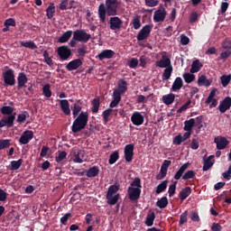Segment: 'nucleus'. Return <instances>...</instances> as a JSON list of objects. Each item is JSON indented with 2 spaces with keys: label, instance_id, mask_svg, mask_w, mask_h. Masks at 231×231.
<instances>
[{
  "label": "nucleus",
  "instance_id": "nucleus-19",
  "mask_svg": "<svg viewBox=\"0 0 231 231\" xmlns=\"http://www.w3.org/2000/svg\"><path fill=\"white\" fill-rule=\"evenodd\" d=\"M60 106L64 115H67V116H69V115H71V109H69V101H68V99L60 100Z\"/></svg>",
  "mask_w": 231,
  "mask_h": 231
},
{
  "label": "nucleus",
  "instance_id": "nucleus-22",
  "mask_svg": "<svg viewBox=\"0 0 231 231\" xmlns=\"http://www.w3.org/2000/svg\"><path fill=\"white\" fill-rule=\"evenodd\" d=\"M82 111V101L80 99L76 100L72 106V115L73 118H77L79 116V113Z\"/></svg>",
  "mask_w": 231,
  "mask_h": 231
},
{
  "label": "nucleus",
  "instance_id": "nucleus-53",
  "mask_svg": "<svg viewBox=\"0 0 231 231\" xmlns=\"http://www.w3.org/2000/svg\"><path fill=\"white\" fill-rule=\"evenodd\" d=\"M68 156V152L66 151L60 152L58 156L55 158V162L57 163H60L63 160H66V157Z\"/></svg>",
  "mask_w": 231,
  "mask_h": 231
},
{
  "label": "nucleus",
  "instance_id": "nucleus-31",
  "mask_svg": "<svg viewBox=\"0 0 231 231\" xmlns=\"http://www.w3.org/2000/svg\"><path fill=\"white\" fill-rule=\"evenodd\" d=\"M154 219H156V214L154 212L149 213L144 222L146 226H152L154 225Z\"/></svg>",
  "mask_w": 231,
  "mask_h": 231
},
{
  "label": "nucleus",
  "instance_id": "nucleus-50",
  "mask_svg": "<svg viewBox=\"0 0 231 231\" xmlns=\"http://www.w3.org/2000/svg\"><path fill=\"white\" fill-rule=\"evenodd\" d=\"M43 59H44L46 64H48V66H50V68H53V60H51V58L50 57L48 51H45L43 52Z\"/></svg>",
  "mask_w": 231,
  "mask_h": 231
},
{
  "label": "nucleus",
  "instance_id": "nucleus-2",
  "mask_svg": "<svg viewBox=\"0 0 231 231\" xmlns=\"http://www.w3.org/2000/svg\"><path fill=\"white\" fill-rule=\"evenodd\" d=\"M0 111L2 115H6L0 120V128L14 127V122H15V113H14V107L5 106L1 107Z\"/></svg>",
  "mask_w": 231,
  "mask_h": 231
},
{
  "label": "nucleus",
  "instance_id": "nucleus-7",
  "mask_svg": "<svg viewBox=\"0 0 231 231\" xmlns=\"http://www.w3.org/2000/svg\"><path fill=\"white\" fill-rule=\"evenodd\" d=\"M151 32H152V25L151 24L144 25L137 34V41L139 42L145 41V39L151 36Z\"/></svg>",
  "mask_w": 231,
  "mask_h": 231
},
{
  "label": "nucleus",
  "instance_id": "nucleus-16",
  "mask_svg": "<svg viewBox=\"0 0 231 231\" xmlns=\"http://www.w3.org/2000/svg\"><path fill=\"white\" fill-rule=\"evenodd\" d=\"M131 122L134 125H142L144 122L143 116L140 112H134L131 116Z\"/></svg>",
  "mask_w": 231,
  "mask_h": 231
},
{
  "label": "nucleus",
  "instance_id": "nucleus-35",
  "mask_svg": "<svg viewBox=\"0 0 231 231\" xmlns=\"http://www.w3.org/2000/svg\"><path fill=\"white\" fill-rule=\"evenodd\" d=\"M186 84H191V82H194L196 80V75L194 73H189L186 72L182 75Z\"/></svg>",
  "mask_w": 231,
  "mask_h": 231
},
{
  "label": "nucleus",
  "instance_id": "nucleus-25",
  "mask_svg": "<svg viewBox=\"0 0 231 231\" xmlns=\"http://www.w3.org/2000/svg\"><path fill=\"white\" fill-rule=\"evenodd\" d=\"M196 125V119L190 118L184 122V131L188 133H192V128Z\"/></svg>",
  "mask_w": 231,
  "mask_h": 231
},
{
  "label": "nucleus",
  "instance_id": "nucleus-10",
  "mask_svg": "<svg viewBox=\"0 0 231 231\" xmlns=\"http://www.w3.org/2000/svg\"><path fill=\"white\" fill-rule=\"evenodd\" d=\"M83 64L84 58L75 59L66 65V69H68V71H75V69H79Z\"/></svg>",
  "mask_w": 231,
  "mask_h": 231
},
{
  "label": "nucleus",
  "instance_id": "nucleus-61",
  "mask_svg": "<svg viewBox=\"0 0 231 231\" xmlns=\"http://www.w3.org/2000/svg\"><path fill=\"white\" fill-rule=\"evenodd\" d=\"M189 216V211H184L180 217V225H185L187 223V217Z\"/></svg>",
  "mask_w": 231,
  "mask_h": 231
},
{
  "label": "nucleus",
  "instance_id": "nucleus-18",
  "mask_svg": "<svg viewBox=\"0 0 231 231\" xmlns=\"http://www.w3.org/2000/svg\"><path fill=\"white\" fill-rule=\"evenodd\" d=\"M18 86L17 88L21 89L22 88H26V83L28 82V77L24 72H20L17 77Z\"/></svg>",
  "mask_w": 231,
  "mask_h": 231
},
{
  "label": "nucleus",
  "instance_id": "nucleus-43",
  "mask_svg": "<svg viewBox=\"0 0 231 231\" xmlns=\"http://www.w3.org/2000/svg\"><path fill=\"white\" fill-rule=\"evenodd\" d=\"M168 183L169 180H163L162 183H160L156 188V194H162V192H164V190L167 189Z\"/></svg>",
  "mask_w": 231,
  "mask_h": 231
},
{
  "label": "nucleus",
  "instance_id": "nucleus-17",
  "mask_svg": "<svg viewBox=\"0 0 231 231\" xmlns=\"http://www.w3.org/2000/svg\"><path fill=\"white\" fill-rule=\"evenodd\" d=\"M157 68H169L172 66L171 64V59L166 55H162V59L156 61Z\"/></svg>",
  "mask_w": 231,
  "mask_h": 231
},
{
  "label": "nucleus",
  "instance_id": "nucleus-38",
  "mask_svg": "<svg viewBox=\"0 0 231 231\" xmlns=\"http://www.w3.org/2000/svg\"><path fill=\"white\" fill-rule=\"evenodd\" d=\"M21 165H23V159H19L18 161H12L10 171H19V169H21Z\"/></svg>",
  "mask_w": 231,
  "mask_h": 231
},
{
  "label": "nucleus",
  "instance_id": "nucleus-45",
  "mask_svg": "<svg viewBox=\"0 0 231 231\" xmlns=\"http://www.w3.org/2000/svg\"><path fill=\"white\" fill-rule=\"evenodd\" d=\"M156 205L159 208H166L167 205H169V199L167 197H162L156 202Z\"/></svg>",
  "mask_w": 231,
  "mask_h": 231
},
{
  "label": "nucleus",
  "instance_id": "nucleus-15",
  "mask_svg": "<svg viewBox=\"0 0 231 231\" xmlns=\"http://www.w3.org/2000/svg\"><path fill=\"white\" fill-rule=\"evenodd\" d=\"M231 107V97H225L219 104L218 106V110L220 111V113H226V111H228V109H230Z\"/></svg>",
  "mask_w": 231,
  "mask_h": 231
},
{
  "label": "nucleus",
  "instance_id": "nucleus-51",
  "mask_svg": "<svg viewBox=\"0 0 231 231\" xmlns=\"http://www.w3.org/2000/svg\"><path fill=\"white\" fill-rule=\"evenodd\" d=\"M111 113H113V109L111 108H107L105 111H103L102 116L105 124H107V122H109V116H111Z\"/></svg>",
  "mask_w": 231,
  "mask_h": 231
},
{
  "label": "nucleus",
  "instance_id": "nucleus-3",
  "mask_svg": "<svg viewBox=\"0 0 231 231\" xmlns=\"http://www.w3.org/2000/svg\"><path fill=\"white\" fill-rule=\"evenodd\" d=\"M88 122H89V114L88 112H81L72 124V133H80L82 129H86Z\"/></svg>",
  "mask_w": 231,
  "mask_h": 231
},
{
  "label": "nucleus",
  "instance_id": "nucleus-11",
  "mask_svg": "<svg viewBox=\"0 0 231 231\" xmlns=\"http://www.w3.org/2000/svg\"><path fill=\"white\" fill-rule=\"evenodd\" d=\"M214 142L217 143V149L218 151H223V149H226L230 141L226 139V137L217 136L214 139Z\"/></svg>",
  "mask_w": 231,
  "mask_h": 231
},
{
  "label": "nucleus",
  "instance_id": "nucleus-52",
  "mask_svg": "<svg viewBox=\"0 0 231 231\" xmlns=\"http://www.w3.org/2000/svg\"><path fill=\"white\" fill-rule=\"evenodd\" d=\"M221 80V84L223 86V88H226V86H228V84H230V80H231V76L230 75H223L220 78Z\"/></svg>",
  "mask_w": 231,
  "mask_h": 231
},
{
  "label": "nucleus",
  "instance_id": "nucleus-49",
  "mask_svg": "<svg viewBox=\"0 0 231 231\" xmlns=\"http://www.w3.org/2000/svg\"><path fill=\"white\" fill-rule=\"evenodd\" d=\"M10 145H12L10 139H0V151H3V149H8Z\"/></svg>",
  "mask_w": 231,
  "mask_h": 231
},
{
  "label": "nucleus",
  "instance_id": "nucleus-12",
  "mask_svg": "<svg viewBox=\"0 0 231 231\" xmlns=\"http://www.w3.org/2000/svg\"><path fill=\"white\" fill-rule=\"evenodd\" d=\"M134 156V144L129 143L125 146V162H133V157Z\"/></svg>",
  "mask_w": 231,
  "mask_h": 231
},
{
  "label": "nucleus",
  "instance_id": "nucleus-6",
  "mask_svg": "<svg viewBox=\"0 0 231 231\" xmlns=\"http://www.w3.org/2000/svg\"><path fill=\"white\" fill-rule=\"evenodd\" d=\"M3 79L5 86H15V74L14 69H9L3 72Z\"/></svg>",
  "mask_w": 231,
  "mask_h": 231
},
{
  "label": "nucleus",
  "instance_id": "nucleus-64",
  "mask_svg": "<svg viewBox=\"0 0 231 231\" xmlns=\"http://www.w3.org/2000/svg\"><path fill=\"white\" fill-rule=\"evenodd\" d=\"M4 26H7L10 28V26H15V20L14 18H9L5 21Z\"/></svg>",
  "mask_w": 231,
  "mask_h": 231
},
{
  "label": "nucleus",
  "instance_id": "nucleus-36",
  "mask_svg": "<svg viewBox=\"0 0 231 231\" xmlns=\"http://www.w3.org/2000/svg\"><path fill=\"white\" fill-rule=\"evenodd\" d=\"M116 90L123 94L125 93V91H127V81L120 79L118 82V88Z\"/></svg>",
  "mask_w": 231,
  "mask_h": 231
},
{
  "label": "nucleus",
  "instance_id": "nucleus-9",
  "mask_svg": "<svg viewBox=\"0 0 231 231\" xmlns=\"http://www.w3.org/2000/svg\"><path fill=\"white\" fill-rule=\"evenodd\" d=\"M60 60H68L71 57V49L68 46H60L57 50Z\"/></svg>",
  "mask_w": 231,
  "mask_h": 231
},
{
  "label": "nucleus",
  "instance_id": "nucleus-24",
  "mask_svg": "<svg viewBox=\"0 0 231 231\" xmlns=\"http://www.w3.org/2000/svg\"><path fill=\"white\" fill-rule=\"evenodd\" d=\"M214 155H210L208 159H204L203 168L202 171L206 172L209 169H212V166L214 165Z\"/></svg>",
  "mask_w": 231,
  "mask_h": 231
},
{
  "label": "nucleus",
  "instance_id": "nucleus-1",
  "mask_svg": "<svg viewBox=\"0 0 231 231\" xmlns=\"http://www.w3.org/2000/svg\"><path fill=\"white\" fill-rule=\"evenodd\" d=\"M122 2L120 0H106L105 4H100L98 6V17L100 23H106V17H110L108 24L110 30H120L124 22L118 15V8H120Z\"/></svg>",
  "mask_w": 231,
  "mask_h": 231
},
{
  "label": "nucleus",
  "instance_id": "nucleus-27",
  "mask_svg": "<svg viewBox=\"0 0 231 231\" xmlns=\"http://www.w3.org/2000/svg\"><path fill=\"white\" fill-rule=\"evenodd\" d=\"M203 68V64L199 62V60H195L190 68V73H198Z\"/></svg>",
  "mask_w": 231,
  "mask_h": 231
},
{
  "label": "nucleus",
  "instance_id": "nucleus-32",
  "mask_svg": "<svg viewBox=\"0 0 231 231\" xmlns=\"http://www.w3.org/2000/svg\"><path fill=\"white\" fill-rule=\"evenodd\" d=\"M211 81L207 79V76L202 75L198 79V86H205L206 88H208L210 86Z\"/></svg>",
  "mask_w": 231,
  "mask_h": 231
},
{
  "label": "nucleus",
  "instance_id": "nucleus-57",
  "mask_svg": "<svg viewBox=\"0 0 231 231\" xmlns=\"http://www.w3.org/2000/svg\"><path fill=\"white\" fill-rule=\"evenodd\" d=\"M138 64H139V61H138V59L136 58H132L130 60V62L128 64L129 68H131L132 69H136V68H138Z\"/></svg>",
  "mask_w": 231,
  "mask_h": 231
},
{
  "label": "nucleus",
  "instance_id": "nucleus-33",
  "mask_svg": "<svg viewBox=\"0 0 231 231\" xmlns=\"http://www.w3.org/2000/svg\"><path fill=\"white\" fill-rule=\"evenodd\" d=\"M91 104H92V107H91L92 113L94 114L98 113V110L100 109V98L98 97L94 98Z\"/></svg>",
  "mask_w": 231,
  "mask_h": 231
},
{
  "label": "nucleus",
  "instance_id": "nucleus-60",
  "mask_svg": "<svg viewBox=\"0 0 231 231\" xmlns=\"http://www.w3.org/2000/svg\"><path fill=\"white\" fill-rule=\"evenodd\" d=\"M222 48L223 50H228L230 51L231 50V41L230 39H225L223 42H222Z\"/></svg>",
  "mask_w": 231,
  "mask_h": 231
},
{
  "label": "nucleus",
  "instance_id": "nucleus-48",
  "mask_svg": "<svg viewBox=\"0 0 231 231\" xmlns=\"http://www.w3.org/2000/svg\"><path fill=\"white\" fill-rule=\"evenodd\" d=\"M88 46L86 45H82L80 48L77 49V53L79 55V57H81V59H84V57H86V53H88Z\"/></svg>",
  "mask_w": 231,
  "mask_h": 231
},
{
  "label": "nucleus",
  "instance_id": "nucleus-54",
  "mask_svg": "<svg viewBox=\"0 0 231 231\" xmlns=\"http://www.w3.org/2000/svg\"><path fill=\"white\" fill-rule=\"evenodd\" d=\"M176 185H178V181H175L171 185H170L168 189V194L170 198H172V196L176 194Z\"/></svg>",
  "mask_w": 231,
  "mask_h": 231
},
{
  "label": "nucleus",
  "instance_id": "nucleus-14",
  "mask_svg": "<svg viewBox=\"0 0 231 231\" xmlns=\"http://www.w3.org/2000/svg\"><path fill=\"white\" fill-rule=\"evenodd\" d=\"M31 140H33V132L32 130H26L22 134L19 143L22 145H26L27 143H30Z\"/></svg>",
  "mask_w": 231,
  "mask_h": 231
},
{
  "label": "nucleus",
  "instance_id": "nucleus-44",
  "mask_svg": "<svg viewBox=\"0 0 231 231\" xmlns=\"http://www.w3.org/2000/svg\"><path fill=\"white\" fill-rule=\"evenodd\" d=\"M172 75V66L167 67L162 73V80H169Z\"/></svg>",
  "mask_w": 231,
  "mask_h": 231
},
{
  "label": "nucleus",
  "instance_id": "nucleus-58",
  "mask_svg": "<svg viewBox=\"0 0 231 231\" xmlns=\"http://www.w3.org/2000/svg\"><path fill=\"white\" fill-rule=\"evenodd\" d=\"M217 91V89L214 88L210 91L208 98L205 101V104H210V102H212V99H214V97H216V92Z\"/></svg>",
  "mask_w": 231,
  "mask_h": 231
},
{
  "label": "nucleus",
  "instance_id": "nucleus-47",
  "mask_svg": "<svg viewBox=\"0 0 231 231\" xmlns=\"http://www.w3.org/2000/svg\"><path fill=\"white\" fill-rule=\"evenodd\" d=\"M51 86L50 84H45L43 86V88H42V94L47 98H50L51 97Z\"/></svg>",
  "mask_w": 231,
  "mask_h": 231
},
{
  "label": "nucleus",
  "instance_id": "nucleus-34",
  "mask_svg": "<svg viewBox=\"0 0 231 231\" xmlns=\"http://www.w3.org/2000/svg\"><path fill=\"white\" fill-rule=\"evenodd\" d=\"M82 158H84L83 151H79L74 152V159H73L74 163H82L84 162Z\"/></svg>",
  "mask_w": 231,
  "mask_h": 231
},
{
  "label": "nucleus",
  "instance_id": "nucleus-30",
  "mask_svg": "<svg viewBox=\"0 0 231 231\" xmlns=\"http://www.w3.org/2000/svg\"><path fill=\"white\" fill-rule=\"evenodd\" d=\"M100 172L97 166H93L87 171V178H97V175Z\"/></svg>",
  "mask_w": 231,
  "mask_h": 231
},
{
  "label": "nucleus",
  "instance_id": "nucleus-21",
  "mask_svg": "<svg viewBox=\"0 0 231 231\" xmlns=\"http://www.w3.org/2000/svg\"><path fill=\"white\" fill-rule=\"evenodd\" d=\"M190 166L189 162H186L184 163L180 169L179 171L175 173L174 175V180H181V178L183 179V175L185 174V171H187L189 169V167Z\"/></svg>",
  "mask_w": 231,
  "mask_h": 231
},
{
  "label": "nucleus",
  "instance_id": "nucleus-28",
  "mask_svg": "<svg viewBox=\"0 0 231 231\" xmlns=\"http://www.w3.org/2000/svg\"><path fill=\"white\" fill-rule=\"evenodd\" d=\"M176 99V96L172 93L162 96V102L165 106H171V104L174 103Z\"/></svg>",
  "mask_w": 231,
  "mask_h": 231
},
{
  "label": "nucleus",
  "instance_id": "nucleus-20",
  "mask_svg": "<svg viewBox=\"0 0 231 231\" xmlns=\"http://www.w3.org/2000/svg\"><path fill=\"white\" fill-rule=\"evenodd\" d=\"M99 60H104L106 59H113L115 57V51L113 50H104L97 55Z\"/></svg>",
  "mask_w": 231,
  "mask_h": 231
},
{
  "label": "nucleus",
  "instance_id": "nucleus-4",
  "mask_svg": "<svg viewBox=\"0 0 231 231\" xmlns=\"http://www.w3.org/2000/svg\"><path fill=\"white\" fill-rule=\"evenodd\" d=\"M91 39V34L86 32L84 30H76L73 32V37L69 42L70 48H75L77 46V42H83L86 44Z\"/></svg>",
  "mask_w": 231,
  "mask_h": 231
},
{
  "label": "nucleus",
  "instance_id": "nucleus-42",
  "mask_svg": "<svg viewBox=\"0 0 231 231\" xmlns=\"http://www.w3.org/2000/svg\"><path fill=\"white\" fill-rule=\"evenodd\" d=\"M55 15V5L50 4V5L46 9V16L49 19H51Z\"/></svg>",
  "mask_w": 231,
  "mask_h": 231
},
{
  "label": "nucleus",
  "instance_id": "nucleus-13",
  "mask_svg": "<svg viewBox=\"0 0 231 231\" xmlns=\"http://www.w3.org/2000/svg\"><path fill=\"white\" fill-rule=\"evenodd\" d=\"M142 194V189L140 188H128V198L131 201H137L140 199V195Z\"/></svg>",
  "mask_w": 231,
  "mask_h": 231
},
{
  "label": "nucleus",
  "instance_id": "nucleus-41",
  "mask_svg": "<svg viewBox=\"0 0 231 231\" xmlns=\"http://www.w3.org/2000/svg\"><path fill=\"white\" fill-rule=\"evenodd\" d=\"M26 118H30V114L28 111H24L23 113L19 114L16 122L18 124H23V122H26Z\"/></svg>",
  "mask_w": 231,
  "mask_h": 231
},
{
  "label": "nucleus",
  "instance_id": "nucleus-56",
  "mask_svg": "<svg viewBox=\"0 0 231 231\" xmlns=\"http://www.w3.org/2000/svg\"><path fill=\"white\" fill-rule=\"evenodd\" d=\"M195 126L198 129H201L203 127V116H199L196 117Z\"/></svg>",
  "mask_w": 231,
  "mask_h": 231
},
{
  "label": "nucleus",
  "instance_id": "nucleus-46",
  "mask_svg": "<svg viewBox=\"0 0 231 231\" xmlns=\"http://www.w3.org/2000/svg\"><path fill=\"white\" fill-rule=\"evenodd\" d=\"M140 19H141V16L137 15L134 17V19L132 20V24L134 30H140V28H142V22Z\"/></svg>",
  "mask_w": 231,
  "mask_h": 231
},
{
  "label": "nucleus",
  "instance_id": "nucleus-23",
  "mask_svg": "<svg viewBox=\"0 0 231 231\" xmlns=\"http://www.w3.org/2000/svg\"><path fill=\"white\" fill-rule=\"evenodd\" d=\"M183 88V79L180 77H178L175 79L172 86H171V91L176 92L180 91Z\"/></svg>",
  "mask_w": 231,
  "mask_h": 231
},
{
  "label": "nucleus",
  "instance_id": "nucleus-63",
  "mask_svg": "<svg viewBox=\"0 0 231 231\" xmlns=\"http://www.w3.org/2000/svg\"><path fill=\"white\" fill-rule=\"evenodd\" d=\"M222 176H223L224 180L230 181V180H231V165L228 167V170L222 174Z\"/></svg>",
  "mask_w": 231,
  "mask_h": 231
},
{
  "label": "nucleus",
  "instance_id": "nucleus-39",
  "mask_svg": "<svg viewBox=\"0 0 231 231\" xmlns=\"http://www.w3.org/2000/svg\"><path fill=\"white\" fill-rule=\"evenodd\" d=\"M182 180H184V181L188 180H196V171L192 170L186 171L182 176Z\"/></svg>",
  "mask_w": 231,
  "mask_h": 231
},
{
  "label": "nucleus",
  "instance_id": "nucleus-5",
  "mask_svg": "<svg viewBox=\"0 0 231 231\" xmlns=\"http://www.w3.org/2000/svg\"><path fill=\"white\" fill-rule=\"evenodd\" d=\"M118 190H120V185L114 184L108 188L106 196L107 205H116L118 203V199H120V193L116 194Z\"/></svg>",
  "mask_w": 231,
  "mask_h": 231
},
{
  "label": "nucleus",
  "instance_id": "nucleus-59",
  "mask_svg": "<svg viewBox=\"0 0 231 231\" xmlns=\"http://www.w3.org/2000/svg\"><path fill=\"white\" fill-rule=\"evenodd\" d=\"M189 218L191 219V221H194V222H197V223H199V221H200L199 215L196 211H191L190 212Z\"/></svg>",
  "mask_w": 231,
  "mask_h": 231
},
{
  "label": "nucleus",
  "instance_id": "nucleus-29",
  "mask_svg": "<svg viewBox=\"0 0 231 231\" xmlns=\"http://www.w3.org/2000/svg\"><path fill=\"white\" fill-rule=\"evenodd\" d=\"M71 35H73V31H67V32H65L58 39V42H60L61 44H64L65 42H68V41H69V39H71Z\"/></svg>",
  "mask_w": 231,
  "mask_h": 231
},
{
  "label": "nucleus",
  "instance_id": "nucleus-8",
  "mask_svg": "<svg viewBox=\"0 0 231 231\" xmlns=\"http://www.w3.org/2000/svg\"><path fill=\"white\" fill-rule=\"evenodd\" d=\"M165 17H167V11L163 5H161L154 12L153 21L154 23H163V21H165Z\"/></svg>",
  "mask_w": 231,
  "mask_h": 231
},
{
  "label": "nucleus",
  "instance_id": "nucleus-40",
  "mask_svg": "<svg viewBox=\"0 0 231 231\" xmlns=\"http://www.w3.org/2000/svg\"><path fill=\"white\" fill-rule=\"evenodd\" d=\"M21 46L23 48H29V50H37V44L33 41L20 42Z\"/></svg>",
  "mask_w": 231,
  "mask_h": 231
},
{
  "label": "nucleus",
  "instance_id": "nucleus-62",
  "mask_svg": "<svg viewBox=\"0 0 231 231\" xmlns=\"http://www.w3.org/2000/svg\"><path fill=\"white\" fill-rule=\"evenodd\" d=\"M183 139H181V134H179L173 138V144L174 145H181Z\"/></svg>",
  "mask_w": 231,
  "mask_h": 231
},
{
  "label": "nucleus",
  "instance_id": "nucleus-26",
  "mask_svg": "<svg viewBox=\"0 0 231 231\" xmlns=\"http://www.w3.org/2000/svg\"><path fill=\"white\" fill-rule=\"evenodd\" d=\"M192 192V189L190 187L184 188L180 193L179 198L180 201H185V199H187L189 196H190Z\"/></svg>",
  "mask_w": 231,
  "mask_h": 231
},
{
  "label": "nucleus",
  "instance_id": "nucleus-55",
  "mask_svg": "<svg viewBox=\"0 0 231 231\" xmlns=\"http://www.w3.org/2000/svg\"><path fill=\"white\" fill-rule=\"evenodd\" d=\"M131 187L134 189H142V180H140L139 177H136L131 183Z\"/></svg>",
  "mask_w": 231,
  "mask_h": 231
},
{
  "label": "nucleus",
  "instance_id": "nucleus-37",
  "mask_svg": "<svg viewBox=\"0 0 231 231\" xmlns=\"http://www.w3.org/2000/svg\"><path fill=\"white\" fill-rule=\"evenodd\" d=\"M119 158H120V153L118 152V151H116L113 153H111L108 160L109 165H114V163H116Z\"/></svg>",
  "mask_w": 231,
  "mask_h": 231
}]
</instances>
